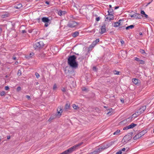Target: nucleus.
I'll use <instances>...</instances> for the list:
<instances>
[{
	"instance_id": "obj_1",
	"label": "nucleus",
	"mask_w": 154,
	"mask_h": 154,
	"mask_svg": "<svg viewBox=\"0 0 154 154\" xmlns=\"http://www.w3.org/2000/svg\"><path fill=\"white\" fill-rule=\"evenodd\" d=\"M77 57L74 55L69 56L68 59V63L69 66L73 69H77L78 67V64L76 60Z\"/></svg>"
},
{
	"instance_id": "obj_2",
	"label": "nucleus",
	"mask_w": 154,
	"mask_h": 154,
	"mask_svg": "<svg viewBox=\"0 0 154 154\" xmlns=\"http://www.w3.org/2000/svg\"><path fill=\"white\" fill-rule=\"evenodd\" d=\"M110 146L111 144H107L106 145H102L99 146L98 148H97L94 151L95 152L96 154H98L104 150L107 149Z\"/></svg>"
},
{
	"instance_id": "obj_3",
	"label": "nucleus",
	"mask_w": 154,
	"mask_h": 154,
	"mask_svg": "<svg viewBox=\"0 0 154 154\" xmlns=\"http://www.w3.org/2000/svg\"><path fill=\"white\" fill-rule=\"evenodd\" d=\"M44 44L42 41L37 42L33 45V47L35 49L42 48L44 46Z\"/></svg>"
},
{
	"instance_id": "obj_4",
	"label": "nucleus",
	"mask_w": 154,
	"mask_h": 154,
	"mask_svg": "<svg viewBox=\"0 0 154 154\" xmlns=\"http://www.w3.org/2000/svg\"><path fill=\"white\" fill-rule=\"evenodd\" d=\"M42 21L45 23V26L46 27L48 26L51 23V20L48 17H43L42 19Z\"/></svg>"
},
{
	"instance_id": "obj_5",
	"label": "nucleus",
	"mask_w": 154,
	"mask_h": 154,
	"mask_svg": "<svg viewBox=\"0 0 154 154\" xmlns=\"http://www.w3.org/2000/svg\"><path fill=\"white\" fill-rule=\"evenodd\" d=\"M78 25L77 23L74 20H70L68 23L67 26L69 27L73 28Z\"/></svg>"
},
{
	"instance_id": "obj_6",
	"label": "nucleus",
	"mask_w": 154,
	"mask_h": 154,
	"mask_svg": "<svg viewBox=\"0 0 154 154\" xmlns=\"http://www.w3.org/2000/svg\"><path fill=\"white\" fill-rule=\"evenodd\" d=\"M146 109V106H144L141 107L137 111V115H141L144 112Z\"/></svg>"
},
{
	"instance_id": "obj_7",
	"label": "nucleus",
	"mask_w": 154,
	"mask_h": 154,
	"mask_svg": "<svg viewBox=\"0 0 154 154\" xmlns=\"http://www.w3.org/2000/svg\"><path fill=\"white\" fill-rule=\"evenodd\" d=\"M108 14L105 16L106 17V19L107 20H113L114 17V16L111 14H109V11H108Z\"/></svg>"
},
{
	"instance_id": "obj_8",
	"label": "nucleus",
	"mask_w": 154,
	"mask_h": 154,
	"mask_svg": "<svg viewBox=\"0 0 154 154\" xmlns=\"http://www.w3.org/2000/svg\"><path fill=\"white\" fill-rule=\"evenodd\" d=\"M131 138L132 137H131V135L130 134H128L127 135L124 137L122 140H124V142H126L130 140Z\"/></svg>"
},
{
	"instance_id": "obj_9",
	"label": "nucleus",
	"mask_w": 154,
	"mask_h": 154,
	"mask_svg": "<svg viewBox=\"0 0 154 154\" xmlns=\"http://www.w3.org/2000/svg\"><path fill=\"white\" fill-rule=\"evenodd\" d=\"M99 41V39L98 38L95 41H93L92 44L90 45L89 47V48L92 49L93 48L95 45Z\"/></svg>"
},
{
	"instance_id": "obj_10",
	"label": "nucleus",
	"mask_w": 154,
	"mask_h": 154,
	"mask_svg": "<svg viewBox=\"0 0 154 154\" xmlns=\"http://www.w3.org/2000/svg\"><path fill=\"white\" fill-rule=\"evenodd\" d=\"M106 25L105 24H104L103 26H101V31L100 32L101 34H102L106 32Z\"/></svg>"
},
{
	"instance_id": "obj_11",
	"label": "nucleus",
	"mask_w": 154,
	"mask_h": 154,
	"mask_svg": "<svg viewBox=\"0 0 154 154\" xmlns=\"http://www.w3.org/2000/svg\"><path fill=\"white\" fill-rule=\"evenodd\" d=\"M131 17H134L135 18L140 19L141 18V15L139 14L136 13L131 15Z\"/></svg>"
},
{
	"instance_id": "obj_12",
	"label": "nucleus",
	"mask_w": 154,
	"mask_h": 154,
	"mask_svg": "<svg viewBox=\"0 0 154 154\" xmlns=\"http://www.w3.org/2000/svg\"><path fill=\"white\" fill-rule=\"evenodd\" d=\"M57 116H61V113L63 112V110H62V109L61 108V107H58L57 108Z\"/></svg>"
},
{
	"instance_id": "obj_13",
	"label": "nucleus",
	"mask_w": 154,
	"mask_h": 154,
	"mask_svg": "<svg viewBox=\"0 0 154 154\" xmlns=\"http://www.w3.org/2000/svg\"><path fill=\"white\" fill-rule=\"evenodd\" d=\"M139 81L138 79H137L134 78L132 79V81L133 83L137 85H138L140 84L139 82Z\"/></svg>"
},
{
	"instance_id": "obj_14",
	"label": "nucleus",
	"mask_w": 154,
	"mask_h": 154,
	"mask_svg": "<svg viewBox=\"0 0 154 154\" xmlns=\"http://www.w3.org/2000/svg\"><path fill=\"white\" fill-rule=\"evenodd\" d=\"M137 112H135V113L134 114L131 116V117H129L128 118L126 119V120H128L129 121V120L131 119L132 118H136L138 116H139V115H137Z\"/></svg>"
},
{
	"instance_id": "obj_15",
	"label": "nucleus",
	"mask_w": 154,
	"mask_h": 154,
	"mask_svg": "<svg viewBox=\"0 0 154 154\" xmlns=\"http://www.w3.org/2000/svg\"><path fill=\"white\" fill-rule=\"evenodd\" d=\"M141 137V136H140V134L139 133L134 137L133 139L134 140H136Z\"/></svg>"
},
{
	"instance_id": "obj_16",
	"label": "nucleus",
	"mask_w": 154,
	"mask_h": 154,
	"mask_svg": "<svg viewBox=\"0 0 154 154\" xmlns=\"http://www.w3.org/2000/svg\"><path fill=\"white\" fill-rule=\"evenodd\" d=\"M137 125L134 123H132L130 125H128V127L129 129L132 128L135 126H136Z\"/></svg>"
},
{
	"instance_id": "obj_17",
	"label": "nucleus",
	"mask_w": 154,
	"mask_h": 154,
	"mask_svg": "<svg viewBox=\"0 0 154 154\" xmlns=\"http://www.w3.org/2000/svg\"><path fill=\"white\" fill-rule=\"evenodd\" d=\"M79 32H75L72 33V36L74 37H75L78 35Z\"/></svg>"
},
{
	"instance_id": "obj_18",
	"label": "nucleus",
	"mask_w": 154,
	"mask_h": 154,
	"mask_svg": "<svg viewBox=\"0 0 154 154\" xmlns=\"http://www.w3.org/2000/svg\"><path fill=\"white\" fill-rule=\"evenodd\" d=\"M134 27V25H131L130 26H128L126 27L125 28V29L126 30H128L129 29H132Z\"/></svg>"
},
{
	"instance_id": "obj_19",
	"label": "nucleus",
	"mask_w": 154,
	"mask_h": 154,
	"mask_svg": "<svg viewBox=\"0 0 154 154\" xmlns=\"http://www.w3.org/2000/svg\"><path fill=\"white\" fill-rule=\"evenodd\" d=\"M22 5L21 4H18L15 5L14 7L16 9L20 8L22 7Z\"/></svg>"
},
{
	"instance_id": "obj_20",
	"label": "nucleus",
	"mask_w": 154,
	"mask_h": 154,
	"mask_svg": "<svg viewBox=\"0 0 154 154\" xmlns=\"http://www.w3.org/2000/svg\"><path fill=\"white\" fill-rule=\"evenodd\" d=\"M146 132V131L143 130L139 133L140 134V136L142 137V136Z\"/></svg>"
},
{
	"instance_id": "obj_21",
	"label": "nucleus",
	"mask_w": 154,
	"mask_h": 154,
	"mask_svg": "<svg viewBox=\"0 0 154 154\" xmlns=\"http://www.w3.org/2000/svg\"><path fill=\"white\" fill-rule=\"evenodd\" d=\"M120 132V131L119 130H117L113 134L114 135L119 134Z\"/></svg>"
},
{
	"instance_id": "obj_22",
	"label": "nucleus",
	"mask_w": 154,
	"mask_h": 154,
	"mask_svg": "<svg viewBox=\"0 0 154 154\" xmlns=\"http://www.w3.org/2000/svg\"><path fill=\"white\" fill-rule=\"evenodd\" d=\"M70 105L69 103H66L65 106V109L66 110H67L69 109Z\"/></svg>"
},
{
	"instance_id": "obj_23",
	"label": "nucleus",
	"mask_w": 154,
	"mask_h": 154,
	"mask_svg": "<svg viewBox=\"0 0 154 154\" xmlns=\"http://www.w3.org/2000/svg\"><path fill=\"white\" fill-rule=\"evenodd\" d=\"M72 107L73 108L75 109H79V107L78 106L74 104L72 105Z\"/></svg>"
},
{
	"instance_id": "obj_24",
	"label": "nucleus",
	"mask_w": 154,
	"mask_h": 154,
	"mask_svg": "<svg viewBox=\"0 0 154 154\" xmlns=\"http://www.w3.org/2000/svg\"><path fill=\"white\" fill-rule=\"evenodd\" d=\"M33 55H34V53L32 52V53H30L29 54V55L28 56L26 57L27 58H31V57H32V56H33Z\"/></svg>"
},
{
	"instance_id": "obj_25",
	"label": "nucleus",
	"mask_w": 154,
	"mask_h": 154,
	"mask_svg": "<svg viewBox=\"0 0 154 154\" xmlns=\"http://www.w3.org/2000/svg\"><path fill=\"white\" fill-rule=\"evenodd\" d=\"M140 53H141L142 54H143L144 55V54H146V53L145 52V51L144 50L142 49H140Z\"/></svg>"
},
{
	"instance_id": "obj_26",
	"label": "nucleus",
	"mask_w": 154,
	"mask_h": 154,
	"mask_svg": "<svg viewBox=\"0 0 154 154\" xmlns=\"http://www.w3.org/2000/svg\"><path fill=\"white\" fill-rule=\"evenodd\" d=\"M120 26V23H119L117 22H116L114 23V27H118Z\"/></svg>"
},
{
	"instance_id": "obj_27",
	"label": "nucleus",
	"mask_w": 154,
	"mask_h": 154,
	"mask_svg": "<svg viewBox=\"0 0 154 154\" xmlns=\"http://www.w3.org/2000/svg\"><path fill=\"white\" fill-rule=\"evenodd\" d=\"M113 72L115 75H119L120 72L119 71L115 70L113 71Z\"/></svg>"
},
{
	"instance_id": "obj_28",
	"label": "nucleus",
	"mask_w": 154,
	"mask_h": 154,
	"mask_svg": "<svg viewBox=\"0 0 154 154\" xmlns=\"http://www.w3.org/2000/svg\"><path fill=\"white\" fill-rule=\"evenodd\" d=\"M139 63L141 64H145V62L144 60H140L139 62Z\"/></svg>"
},
{
	"instance_id": "obj_29",
	"label": "nucleus",
	"mask_w": 154,
	"mask_h": 154,
	"mask_svg": "<svg viewBox=\"0 0 154 154\" xmlns=\"http://www.w3.org/2000/svg\"><path fill=\"white\" fill-rule=\"evenodd\" d=\"M112 110V108L110 109H109V111L107 112V114L109 116H110L111 115V112Z\"/></svg>"
},
{
	"instance_id": "obj_30",
	"label": "nucleus",
	"mask_w": 154,
	"mask_h": 154,
	"mask_svg": "<svg viewBox=\"0 0 154 154\" xmlns=\"http://www.w3.org/2000/svg\"><path fill=\"white\" fill-rule=\"evenodd\" d=\"M35 75L36 76V77L38 79V78L40 77V75L37 72H36L35 73Z\"/></svg>"
},
{
	"instance_id": "obj_31",
	"label": "nucleus",
	"mask_w": 154,
	"mask_h": 154,
	"mask_svg": "<svg viewBox=\"0 0 154 154\" xmlns=\"http://www.w3.org/2000/svg\"><path fill=\"white\" fill-rule=\"evenodd\" d=\"M5 94V91H2L1 92L0 94L1 96H4Z\"/></svg>"
},
{
	"instance_id": "obj_32",
	"label": "nucleus",
	"mask_w": 154,
	"mask_h": 154,
	"mask_svg": "<svg viewBox=\"0 0 154 154\" xmlns=\"http://www.w3.org/2000/svg\"><path fill=\"white\" fill-rule=\"evenodd\" d=\"M21 71L19 69L18 70L17 73V75H18L20 76V75H21Z\"/></svg>"
},
{
	"instance_id": "obj_33",
	"label": "nucleus",
	"mask_w": 154,
	"mask_h": 154,
	"mask_svg": "<svg viewBox=\"0 0 154 154\" xmlns=\"http://www.w3.org/2000/svg\"><path fill=\"white\" fill-rule=\"evenodd\" d=\"M57 88V86L56 85V84H54V85L53 87V90H55Z\"/></svg>"
},
{
	"instance_id": "obj_34",
	"label": "nucleus",
	"mask_w": 154,
	"mask_h": 154,
	"mask_svg": "<svg viewBox=\"0 0 154 154\" xmlns=\"http://www.w3.org/2000/svg\"><path fill=\"white\" fill-rule=\"evenodd\" d=\"M62 12V11L61 10H60L59 11L58 13V14L60 16H61L62 15H63Z\"/></svg>"
},
{
	"instance_id": "obj_35",
	"label": "nucleus",
	"mask_w": 154,
	"mask_h": 154,
	"mask_svg": "<svg viewBox=\"0 0 154 154\" xmlns=\"http://www.w3.org/2000/svg\"><path fill=\"white\" fill-rule=\"evenodd\" d=\"M140 13L143 16V15H144L145 14V13L143 11H141Z\"/></svg>"
},
{
	"instance_id": "obj_36",
	"label": "nucleus",
	"mask_w": 154,
	"mask_h": 154,
	"mask_svg": "<svg viewBox=\"0 0 154 154\" xmlns=\"http://www.w3.org/2000/svg\"><path fill=\"white\" fill-rule=\"evenodd\" d=\"M21 87L20 86L18 87L17 88V91H19L21 90Z\"/></svg>"
},
{
	"instance_id": "obj_37",
	"label": "nucleus",
	"mask_w": 154,
	"mask_h": 154,
	"mask_svg": "<svg viewBox=\"0 0 154 154\" xmlns=\"http://www.w3.org/2000/svg\"><path fill=\"white\" fill-rule=\"evenodd\" d=\"M122 153V150H119V151L116 152V154H121Z\"/></svg>"
},
{
	"instance_id": "obj_38",
	"label": "nucleus",
	"mask_w": 154,
	"mask_h": 154,
	"mask_svg": "<svg viewBox=\"0 0 154 154\" xmlns=\"http://www.w3.org/2000/svg\"><path fill=\"white\" fill-rule=\"evenodd\" d=\"M134 60L139 62L140 60L138 58L135 57Z\"/></svg>"
},
{
	"instance_id": "obj_39",
	"label": "nucleus",
	"mask_w": 154,
	"mask_h": 154,
	"mask_svg": "<svg viewBox=\"0 0 154 154\" xmlns=\"http://www.w3.org/2000/svg\"><path fill=\"white\" fill-rule=\"evenodd\" d=\"M5 90H8L9 89V88L8 86H6L5 87Z\"/></svg>"
},
{
	"instance_id": "obj_40",
	"label": "nucleus",
	"mask_w": 154,
	"mask_h": 154,
	"mask_svg": "<svg viewBox=\"0 0 154 154\" xmlns=\"http://www.w3.org/2000/svg\"><path fill=\"white\" fill-rule=\"evenodd\" d=\"M93 70L96 71H97V68L96 66H93Z\"/></svg>"
},
{
	"instance_id": "obj_41",
	"label": "nucleus",
	"mask_w": 154,
	"mask_h": 154,
	"mask_svg": "<svg viewBox=\"0 0 154 154\" xmlns=\"http://www.w3.org/2000/svg\"><path fill=\"white\" fill-rule=\"evenodd\" d=\"M128 128V126H127L126 127H124L123 129L124 130H128V129H129V128Z\"/></svg>"
},
{
	"instance_id": "obj_42",
	"label": "nucleus",
	"mask_w": 154,
	"mask_h": 154,
	"mask_svg": "<svg viewBox=\"0 0 154 154\" xmlns=\"http://www.w3.org/2000/svg\"><path fill=\"white\" fill-rule=\"evenodd\" d=\"M12 59L13 60H16L17 58L14 55L12 57Z\"/></svg>"
},
{
	"instance_id": "obj_43",
	"label": "nucleus",
	"mask_w": 154,
	"mask_h": 154,
	"mask_svg": "<svg viewBox=\"0 0 154 154\" xmlns=\"http://www.w3.org/2000/svg\"><path fill=\"white\" fill-rule=\"evenodd\" d=\"M120 42H121V44H122V45L124 43V41L122 39H121L120 40Z\"/></svg>"
},
{
	"instance_id": "obj_44",
	"label": "nucleus",
	"mask_w": 154,
	"mask_h": 154,
	"mask_svg": "<svg viewBox=\"0 0 154 154\" xmlns=\"http://www.w3.org/2000/svg\"><path fill=\"white\" fill-rule=\"evenodd\" d=\"M96 20L97 21H99L100 20V18L99 17H97L96 19Z\"/></svg>"
},
{
	"instance_id": "obj_45",
	"label": "nucleus",
	"mask_w": 154,
	"mask_h": 154,
	"mask_svg": "<svg viewBox=\"0 0 154 154\" xmlns=\"http://www.w3.org/2000/svg\"><path fill=\"white\" fill-rule=\"evenodd\" d=\"M108 11H109V14L112 13V12H113V10L112 9L111 10V9H109Z\"/></svg>"
},
{
	"instance_id": "obj_46",
	"label": "nucleus",
	"mask_w": 154,
	"mask_h": 154,
	"mask_svg": "<svg viewBox=\"0 0 154 154\" xmlns=\"http://www.w3.org/2000/svg\"><path fill=\"white\" fill-rule=\"evenodd\" d=\"M45 3H46V4H47L48 5H49V3L48 1H45Z\"/></svg>"
},
{
	"instance_id": "obj_47",
	"label": "nucleus",
	"mask_w": 154,
	"mask_h": 154,
	"mask_svg": "<svg viewBox=\"0 0 154 154\" xmlns=\"http://www.w3.org/2000/svg\"><path fill=\"white\" fill-rule=\"evenodd\" d=\"M26 97L29 99H30V97L29 95H26Z\"/></svg>"
},
{
	"instance_id": "obj_48",
	"label": "nucleus",
	"mask_w": 154,
	"mask_h": 154,
	"mask_svg": "<svg viewBox=\"0 0 154 154\" xmlns=\"http://www.w3.org/2000/svg\"><path fill=\"white\" fill-rule=\"evenodd\" d=\"M122 20H119L117 22H118V23H120H120H121V21Z\"/></svg>"
},
{
	"instance_id": "obj_49",
	"label": "nucleus",
	"mask_w": 154,
	"mask_h": 154,
	"mask_svg": "<svg viewBox=\"0 0 154 154\" xmlns=\"http://www.w3.org/2000/svg\"><path fill=\"white\" fill-rule=\"evenodd\" d=\"M66 13V11H62V13L63 15V14H64Z\"/></svg>"
},
{
	"instance_id": "obj_50",
	"label": "nucleus",
	"mask_w": 154,
	"mask_h": 154,
	"mask_svg": "<svg viewBox=\"0 0 154 154\" xmlns=\"http://www.w3.org/2000/svg\"><path fill=\"white\" fill-rule=\"evenodd\" d=\"M128 134H130L131 135V137H132V135L133 134V132H131L130 133H128Z\"/></svg>"
},
{
	"instance_id": "obj_51",
	"label": "nucleus",
	"mask_w": 154,
	"mask_h": 154,
	"mask_svg": "<svg viewBox=\"0 0 154 154\" xmlns=\"http://www.w3.org/2000/svg\"><path fill=\"white\" fill-rule=\"evenodd\" d=\"M86 89L85 88H83L82 89V90L83 91H85L86 90Z\"/></svg>"
},
{
	"instance_id": "obj_52",
	"label": "nucleus",
	"mask_w": 154,
	"mask_h": 154,
	"mask_svg": "<svg viewBox=\"0 0 154 154\" xmlns=\"http://www.w3.org/2000/svg\"><path fill=\"white\" fill-rule=\"evenodd\" d=\"M144 17H145L146 18H147L148 17V16L146 14L144 15Z\"/></svg>"
},
{
	"instance_id": "obj_53",
	"label": "nucleus",
	"mask_w": 154,
	"mask_h": 154,
	"mask_svg": "<svg viewBox=\"0 0 154 154\" xmlns=\"http://www.w3.org/2000/svg\"><path fill=\"white\" fill-rule=\"evenodd\" d=\"M89 154H96V153H95V152H94V151L93 152H91V153Z\"/></svg>"
},
{
	"instance_id": "obj_54",
	"label": "nucleus",
	"mask_w": 154,
	"mask_h": 154,
	"mask_svg": "<svg viewBox=\"0 0 154 154\" xmlns=\"http://www.w3.org/2000/svg\"><path fill=\"white\" fill-rule=\"evenodd\" d=\"M22 32L23 33H24L26 32V31L25 30H23L22 31Z\"/></svg>"
},
{
	"instance_id": "obj_55",
	"label": "nucleus",
	"mask_w": 154,
	"mask_h": 154,
	"mask_svg": "<svg viewBox=\"0 0 154 154\" xmlns=\"http://www.w3.org/2000/svg\"><path fill=\"white\" fill-rule=\"evenodd\" d=\"M121 101L122 102V103H123L124 102V100L123 99H121Z\"/></svg>"
},
{
	"instance_id": "obj_56",
	"label": "nucleus",
	"mask_w": 154,
	"mask_h": 154,
	"mask_svg": "<svg viewBox=\"0 0 154 154\" xmlns=\"http://www.w3.org/2000/svg\"><path fill=\"white\" fill-rule=\"evenodd\" d=\"M62 90L63 92H64L66 91V89L64 88H63V89Z\"/></svg>"
},
{
	"instance_id": "obj_57",
	"label": "nucleus",
	"mask_w": 154,
	"mask_h": 154,
	"mask_svg": "<svg viewBox=\"0 0 154 154\" xmlns=\"http://www.w3.org/2000/svg\"><path fill=\"white\" fill-rule=\"evenodd\" d=\"M125 148H123L121 150L122 151H125Z\"/></svg>"
},
{
	"instance_id": "obj_58",
	"label": "nucleus",
	"mask_w": 154,
	"mask_h": 154,
	"mask_svg": "<svg viewBox=\"0 0 154 154\" xmlns=\"http://www.w3.org/2000/svg\"><path fill=\"white\" fill-rule=\"evenodd\" d=\"M151 2H152V1H151L150 2H149L146 5V6H147L149 5L151 3Z\"/></svg>"
},
{
	"instance_id": "obj_59",
	"label": "nucleus",
	"mask_w": 154,
	"mask_h": 154,
	"mask_svg": "<svg viewBox=\"0 0 154 154\" xmlns=\"http://www.w3.org/2000/svg\"><path fill=\"white\" fill-rule=\"evenodd\" d=\"M119 8V7H118V6L116 7L115 8V9H116L118 8Z\"/></svg>"
},
{
	"instance_id": "obj_60",
	"label": "nucleus",
	"mask_w": 154,
	"mask_h": 154,
	"mask_svg": "<svg viewBox=\"0 0 154 154\" xmlns=\"http://www.w3.org/2000/svg\"><path fill=\"white\" fill-rule=\"evenodd\" d=\"M18 64V62L17 61H16L15 62V64Z\"/></svg>"
},
{
	"instance_id": "obj_61",
	"label": "nucleus",
	"mask_w": 154,
	"mask_h": 154,
	"mask_svg": "<svg viewBox=\"0 0 154 154\" xmlns=\"http://www.w3.org/2000/svg\"><path fill=\"white\" fill-rule=\"evenodd\" d=\"M139 34L140 35H142V33L141 32H140L139 33Z\"/></svg>"
},
{
	"instance_id": "obj_62",
	"label": "nucleus",
	"mask_w": 154,
	"mask_h": 154,
	"mask_svg": "<svg viewBox=\"0 0 154 154\" xmlns=\"http://www.w3.org/2000/svg\"><path fill=\"white\" fill-rule=\"evenodd\" d=\"M109 7L110 8H112V5H109Z\"/></svg>"
},
{
	"instance_id": "obj_63",
	"label": "nucleus",
	"mask_w": 154,
	"mask_h": 154,
	"mask_svg": "<svg viewBox=\"0 0 154 154\" xmlns=\"http://www.w3.org/2000/svg\"><path fill=\"white\" fill-rule=\"evenodd\" d=\"M51 120H52V119H51V118H50L49 119L48 121H50Z\"/></svg>"
},
{
	"instance_id": "obj_64",
	"label": "nucleus",
	"mask_w": 154,
	"mask_h": 154,
	"mask_svg": "<svg viewBox=\"0 0 154 154\" xmlns=\"http://www.w3.org/2000/svg\"><path fill=\"white\" fill-rule=\"evenodd\" d=\"M75 54H76V55H79V54H76V53H74Z\"/></svg>"
}]
</instances>
